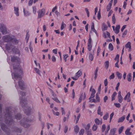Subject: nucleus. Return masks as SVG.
Instances as JSON below:
<instances>
[{"label": "nucleus", "mask_w": 135, "mask_h": 135, "mask_svg": "<svg viewBox=\"0 0 135 135\" xmlns=\"http://www.w3.org/2000/svg\"><path fill=\"white\" fill-rule=\"evenodd\" d=\"M21 62V61L19 58L13 56L11 58V62L9 64L12 78L14 80L15 86L17 87L18 86L22 90L25 87L23 82L21 79L23 70L18 65Z\"/></svg>", "instance_id": "1"}, {"label": "nucleus", "mask_w": 135, "mask_h": 135, "mask_svg": "<svg viewBox=\"0 0 135 135\" xmlns=\"http://www.w3.org/2000/svg\"><path fill=\"white\" fill-rule=\"evenodd\" d=\"M18 41L15 38H12L9 35H6L3 36L2 39L0 41V46L2 47L4 45V42H7L13 44H17L18 42ZM14 47L10 44V43H7L6 44L5 52L7 51L9 52L13 51L14 52L15 51L14 49Z\"/></svg>", "instance_id": "2"}, {"label": "nucleus", "mask_w": 135, "mask_h": 135, "mask_svg": "<svg viewBox=\"0 0 135 135\" xmlns=\"http://www.w3.org/2000/svg\"><path fill=\"white\" fill-rule=\"evenodd\" d=\"M0 31L3 34H6L8 33L5 26L2 23H0Z\"/></svg>", "instance_id": "3"}, {"label": "nucleus", "mask_w": 135, "mask_h": 135, "mask_svg": "<svg viewBox=\"0 0 135 135\" xmlns=\"http://www.w3.org/2000/svg\"><path fill=\"white\" fill-rule=\"evenodd\" d=\"M45 9L44 8L39 10L37 12L38 17L40 18L44 16L45 14Z\"/></svg>", "instance_id": "4"}, {"label": "nucleus", "mask_w": 135, "mask_h": 135, "mask_svg": "<svg viewBox=\"0 0 135 135\" xmlns=\"http://www.w3.org/2000/svg\"><path fill=\"white\" fill-rule=\"evenodd\" d=\"M82 74L81 71L79 70L75 74V76L74 77H71V78L74 80H76Z\"/></svg>", "instance_id": "5"}, {"label": "nucleus", "mask_w": 135, "mask_h": 135, "mask_svg": "<svg viewBox=\"0 0 135 135\" xmlns=\"http://www.w3.org/2000/svg\"><path fill=\"white\" fill-rule=\"evenodd\" d=\"M124 100H126L127 102H129L131 101V94L129 92L127 93L124 97Z\"/></svg>", "instance_id": "6"}, {"label": "nucleus", "mask_w": 135, "mask_h": 135, "mask_svg": "<svg viewBox=\"0 0 135 135\" xmlns=\"http://www.w3.org/2000/svg\"><path fill=\"white\" fill-rule=\"evenodd\" d=\"M29 121V120L26 119L25 120L24 122H21V124L25 127L27 128L28 127L30 126V124L28 123Z\"/></svg>", "instance_id": "7"}, {"label": "nucleus", "mask_w": 135, "mask_h": 135, "mask_svg": "<svg viewBox=\"0 0 135 135\" xmlns=\"http://www.w3.org/2000/svg\"><path fill=\"white\" fill-rule=\"evenodd\" d=\"M52 99L56 102L59 103H60V102L58 99L56 95L53 92L52 93Z\"/></svg>", "instance_id": "8"}, {"label": "nucleus", "mask_w": 135, "mask_h": 135, "mask_svg": "<svg viewBox=\"0 0 135 135\" xmlns=\"http://www.w3.org/2000/svg\"><path fill=\"white\" fill-rule=\"evenodd\" d=\"M90 91L91 92V93L90 97L89 98L90 99V98H93L94 97L95 94V91L94 88H92V86H91L90 89Z\"/></svg>", "instance_id": "9"}, {"label": "nucleus", "mask_w": 135, "mask_h": 135, "mask_svg": "<svg viewBox=\"0 0 135 135\" xmlns=\"http://www.w3.org/2000/svg\"><path fill=\"white\" fill-rule=\"evenodd\" d=\"M94 32L96 34V35L97 36V31L94 28V24L93 22L92 23V25L91 26V30L90 31V32Z\"/></svg>", "instance_id": "10"}, {"label": "nucleus", "mask_w": 135, "mask_h": 135, "mask_svg": "<svg viewBox=\"0 0 135 135\" xmlns=\"http://www.w3.org/2000/svg\"><path fill=\"white\" fill-rule=\"evenodd\" d=\"M23 12L24 15L25 17H27L30 15V13L25 8H23Z\"/></svg>", "instance_id": "11"}, {"label": "nucleus", "mask_w": 135, "mask_h": 135, "mask_svg": "<svg viewBox=\"0 0 135 135\" xmlns=\"http://www.w3.org/2000/svg\"><path fill=\"white\" fill-rule=\"evenodd\" d=\"M19 8L18 7H14V13L17 16H19L20 14L19 12Z\"/></svg>", "instance_id": "12"}, {"label": "nucleus", "mask_w": 135, "mask_h": 135, "mask_svg": "<svg viewBox=\"0 0 135 135\" xmlns=\"http://www.w3.org/2000/svg\"><path fill=\"white\" fill-rule=\"evenodd\" d=\"M103 36L104 38L110 37V33L107 31L104 32L103 33Z\"/></svg>", "instance_id": "13"}, {"label": "nucleus", "mask_w": 135, "mask_h": 135, "mask_svg": "<svg viewBox=\"0 0 135 135\" xmlns=\"http://www.w3.org/2000/svg\"><path fill=\"white\" fill-rule=\"evenodd\" d=\"M120 28V26L119 25H117L115 27V28L114 30L116 34L118 33L119 31V30Z\"/></svg>", "instance_id": "14"}, {"label": "nucleus", "mask_w": 135, "mask_h": 135, "mask_svg": "<svg viewBox=\"0 0 135 135\" xmlns=\"http://www.w3.org/2000/svg\"><path fill=\"white\" fill-rule=\"evenodd\" d=\"M130 130L131 128H128L125 131V134L127 135H132V133L130 132Z\"/></svg>", "instance_id": "15"}, {"label": "nucleus", "mask_w": 135, "mask_h": 135, "mask_svg": "<svg viewBox=\"0 0 135 135\" xmlns=\"http://www.w3.org/2000/svg\"><path fill=\"white\" fill-rule=\"evenodd\" d=\"M34 71L40 76H41V71L37 68H34Z\"/></svg>", "instance_id": "16"}, {"label": "nucleus", "mask_w": 135, "mask_h": 135, "mask_svg": "<svg viewBox=\"0 0 135 135\" xmlns=\"http://www.w3.org/2000/svg\"><path fill=\"white\" fill-rule=\"evenodd\" d=\"M95 123L97 124V125H99L101 124L102 123V120H100L98 118H96L94 120Z\"/></svg>", "instance_id": "17"}, {"label": "nucleus", "mask_w": 135, "mask_h": 135, "mask_svg": "<svg viewBox=\"0 0 135 135\" xmlns=\"http://www.w3.org/2000/svg\"><path fill=\"white\" fill-rule=\"evenodd\" d=\"M113 0H111L109 2V3L107 6V10L108 11L111 8L112 3Z\"/></svg>", "instance_id": "18"}, {"label": "nucleus", "mask_w": 135, "mask_h": 135, "mask_svg": "<svg viewBox=\"0 0 135 135\" xmlns=\"http://www.w3.org/2000/svg\"><path fill=\"white\" fill-rule=\"evenodd\" d=\"M32 8L33 13L34 15L36 14L37 13V9L36 7L35 6H33L32 7Z\"/></svg>", "instance_id": "19"}, {"label": "nucleus", "mask_w": 135, "mask_h": 135, "mask_svg": "<svg viewBox=\"0 0 135 135\" xmlns=\"http://www.w3.org/2000/svg\"><path fill=\"white\" fill-rule=\"evenodd\" d=\"M97 113L101 116H102L103 115V113L101 111V107L100 106H99L98 107L97 110Z\"/></svg>", "instance_id": "20"}, {"label": "nucleus", "mask_w": 135, "mask_h": 135, "mask_svg": "<svg viewBox=\"0 0 135 135\" xmlns=\"http://www.w3.org/2000/svg\"><path fill=\"white\" fill-rule=\"evenodd\" d=\"M70 112L69 111L66 114V117H64L63 120L64 122H65L66 120H67L68 119L69 114H70Z\"/></svg>", "instance_id": "21"}, {"label": "nucleus", "mask_w": 135, "mask_h": 135, "mask_svg": "<svg viewBox=\"0 0 135 135\" xmlns=\"http://www.w3.org/2000/svg\"><path fill=\"white\" fill-rule=\"evenodd\" d=\"M125 117L124 116L120 117L118 119V122L119 123L123 122L125 119Z\"/></svg>", "instance_id": "22"}, {"label": "nucleus", "mask_w": 135, "mask_h": 135, "mask_svg": "<svg viewBox=\"0 0 135 135\" xmlns=\"http://www.w3.org/2000/svg\"><path fill=\"white\" fill-rule=\"evenodd\" d=\"M79 128L77 125H76L74 127V131L75 133H77L78 132Z\"/></svg>", "instance_id": "23"}, {"label": "nucleus", "mask_w": 135, "mask_h": 135, "mask_svg": "<svg viewBox=\"0 0 135 135\" xmlns=\"http://www.w3.org/2000/svg\"><path fill=\"white\" fill-rule=\"evenodd\" d=\"M80 113L79 114H78L76 118V115H74V118L75 119L76 118V123H77L78 122L79 119L80 118Z\"/></svg>", "instance_id": "24"}, {"label": "nucleus", "mask_w": 135, "mask_h": 135, "mask_svg": "<svg viewBox=\"0 0 135 135\" xmlns=\"http://www.w3.org/2000/svg\"><path fill=\"white\" fill-rule=\"evenodd\" d=\"M127 80L129 81H130L132 79L131 74V73H129L127 75Z\"/></svg>", "instance_id": "25"}, {"label": "nucleus", "mask_w": 135, "mask_h": 135, "mask_svg": "<svg viewBox=\"0 0 135 135\" xmlns=\"http://www.w3.org/2000/svg\"><path fill=\"white\" fill-rule=\"evenodd\" d=\"M105 67L106 69H107L109 65V62L108 61H105L104 63Z\"/></svg>", "instance_id": "26"}, {"label": "nucleus", "mask_w": 135, "mask_h": 135, "mask_svg": "<svg viewBox=\"0 0 135 135\" xmlns=\"http://www.w3.org/2000/svg\"><path fill=\"white\" fill-rule=\"evenodd\" d=\"M108 48L109 50L110 51H112L113 50V46L112 44L110 43L109 44Z\"/></svg>", "instance_id": "27"}, {"label": "nucleus", "mask_w": 135, "mask_h": 135, "mask_svg": "<svg viewBox=\"0 0 135 135\" xmlns=\"http://www.w3.org/2000/svg\"><path fill=\"white\" fill-rule=\"evenodd\" d=\"M118 100L119 102L121 103L123 101V97L122 96H118Z\"/></svg>", "instance_id": "28"}, {"label": "nucleus", "mask_w": 135, "mask_h": 135, "mask_svg": "<svg viewBox=\"0 0 135 135\" xmlns=\"http://www.w3.org/2000/svg\"><path fill=\"white\" fill-rule=\"evenodd\" d=\"M117 94V93L115 92H114L113 94L112 95V100L113 101L115 99V96Z\"/></svg>", "instance_id": "29"}, {"label": "nucleus", "mask_w": 135, "mask_h": 135, "mask_svg": "<svg viewBox=\"0 0 135 135\" xmlns=\"http://www.w3.org/2000/svg\"><path fill=\"white\" fill-rule=\"evenodd\" d=\"M98 128V126L97 125L95 124H94L92 127V130L93 131H95Z\"/></svg>", "instance_id": "30"}, {"label": "nucleus", "mask_w": 135, "mask_h": 135, "mask_svg": "<svg viewBox=\"0 0 135 135\" xmlns=\"http://www.w3.org/2000/svg\"><path fill=\"white\" fill-rule=\"evenodd\" d=\"M90 127V124L89 123H88L87 124L85 127V129L86 130V131H89V128Z\"/></svg>", "instance_id": "31"}, {"label": "nucleus", "mask_w": 135, "mask_h": 135, "mask_svg": "<svg viewBox=\"0 0 135 135\" xmlns=\"http://www.w3.org/2000/svg\"><path fill=\"white\" fill-rule=\"evenodd\" d=\"M97 18L98 20L100 19L101 18V14H100V9H99L97 13Z\"/></svg>", "instance_id": "32"}, {"label": "nucleus", "mask_w": 135, "mask_h": 135, "mask_svg": "<svg viewBox=\"0 0 135 135\" xmlns=\"http://www.w3.org/2000/svg\"><path fill=\"white\" fill-rule=\"evenodd\" d=\"M116 74L119 79H120L122 77V74L121 73L118 72H116Z\"/></svg>", "instance_id": "33"}, {"label": "nucleus", "mask_w": 135, "mask_h": 135, "mask_svg": "<svg viewBox=\"0 0 135 135\" xmlns=\"http://www.w3.org/2000/svg\"><path fill=\"white\" fill-rule=\"evenodd\" d=\"M84 132V129H81L79 132V135H83Z\"/></svg>", "instance_id": "34"}, {"label": "nucleus", "mask_w": 135, "mask_h": 135, "mask_svg": "<svg viewBox=\"0 0 135 135\" xmlns=\"http://www.w3.org/2000/svg\"><path fill=\"white\" fill-rule=\"evenodd\" d=\"M46 125L48 129H49L50 127H52L53 126V124H52L48 123H46Z\"/></svg>", "instance_id": "35"}, {"label": "nucleus", "mask_w": 135, "mask_h": 135, "mask_svg": "<svg viewBox=\"0 0 135 135\" xmlns=\"http://www.w3.org/2000/svg\"><path fill=\"white\" fill-rule=\"evenodd\" d=\"M66 24L64 23V22H62L61 26L60 27V29L61 30H62L64 28V27H65Z\"/></svg>", "instance_id": "36"}, {"label": "nucleus", "mask_w": 135, "mask_h": 135, "mask_svg": "<svg viewBox=\"0 0 135 135\" xmlns=\"http://www.w3.org/2000/svg\"><path fill=\"white\" fill-rule=\"evenodd\" d=\"M52 112L53 114L56 116H59L60 114V113L58 112H55L54 110H52Z\"/></svg>", "instance_id": "37"}, {"label": "nucleus", "mask_w": 135, "mask_h": 135, "mask_svg": "<svg viewBox=\"0 0 135 135\" xmlns=\"http://www.w3.org/2000/svg\"><path fill=\"white\" fill-rule=\"evenodd\" d=\"M18 93L20 95H21L22 96L25 95L26 94L25 92L23 91L18 92Z\"/></svg>", "instance_id": "38"}, {"label": "nucleus", "mask_w": 135, "mask_h": 135, "mask_svg": "<svg viewBox=\"0 0 135 135\" xmlns=\"http://www.w3.org/2000/svg\"><path fill=\"white\" fill-rule=\"evenodd\" d=\"M89 59L91 61H92L93 59V55L91 54H89Z\"/></svg>", "instance_id": "39"}, {"label": "nucleus", "mask_w": 135, "mask_h": 135, "mask_svg": "<svg viewBox=\"0 0 135 135\" xmlns=\"http://www.w3.org/2000/svg\"><path fill=\"white\" fill-rule=\"evenodd\" d=\"M108 114L107 113H106L105 115H104V116L103 117V119L104 120H106L107 119V118H108Z\"/></svg>", "instance_id": "40"}, {"label": "nucleus", "mask_w": 135, "mask_h": 135, "mask_svg": "<svg viewBox=\"0 0 135 135\" xmlns=\"http://www.w3.org/2000/svg\"><path fill=\"white\" fill-rule=\"evenodd\" d=\"M92 45L91 44H88V49L89 51H90L91 49Z\"/></svg>", "instance_id": "41"}, {"label": "nucleus", "mask_w": 135, "mask_h": 135, "mask_svg": "<svg viewBox=\"0 0 135 135\" xmlns=\"http://www.w3.org/2000/svg\"><path fill=\"white\" fill-rule=\"evenodd\" d=\"M124 128V127L123 126H122L119 128L118 130V132L119 134L121 133Z\"/></svg>", "instance_id": "42"}, {"label": "nucleus", "mask_w": 135, "mask_h": 135, "mask_svg": "<svg viewBox=\"0 0 135 135\" xmlns=\"http://www.w3.org/2000/svg\"><path fill=\"white\" fill-rule=\"evenodd\" d=\"M61 110L62 115H64L65 114V110L62 107L61 108Z\"/></svg>", "instance_id": "43"}, {"label": "nucleus", "mask_w": 135, "mask_h": 135, "mask_svg": "<svg viewBox=\"0 0 135 135\" xmlns=\"http://www.w3.org/2000/svg\"><path fill=\"white\" fill-rule=\"evenodd\" d=\"M112 22L113 24H114L115 22V16L114 14L112 17Z\"/></svg>", "instance_id": "44"}, {"label": "nucleus", "mask_w": 135, "mask_h": 135, "mask_svg": "<svg viewBox=\"0 0 135 135\" xmlns=\"http://www.w3.org/2000/svg\"><path fill=\"white\" fill-rule=\"evenodd\" d=\"M26 103V102L25 100H21L20 102V104L21 105H23V104L24 105H25Z\"/></svg>", "instance_id": "45"}, {"label": "nucleus", "mask_w": 135, "mask_h": 135, "mask_svg": "<svg viewBox=\"0 0 135 135\" xmlns=\"http://www.w3.org/2000/svg\"><path fill=\"white\" fill-rule=\"evenodd\" d=\"M131 43L128 42L125 45V47L127 48H129L131 47Z\"/></svg>", "instance_id": "46"}, {"label": "nucleus", "mask_w": 135, "mask_h": 135, "mask_svg": "<svg viewBox=\"0 0 135 135\" xmlns=\"http://www.w3.org/2000/svg\"><path fill=\"white\" fill-rule=\"evenodd\" d=\"M115 131V129H113L111 130H110V135H113Z\"/></svg>", "instance_id": "47"}, {"label": "nucleus", "mask_w": 135, "mask_h": 135, "mask_svg": "<svg viewBox=\"0 0 135 135\" xmlns=\"http://www.w3.org/2000/svg\"><path fill=\"white\" fill-rule=\"evenodd\" d=\"M96 99H95V100L97 102H100V98L97 94H96Z\"/></svg>", "instance_id": "48"}, {"label": "nucleus", "mask_w": 135, "mask_h": 135, "mask_svg": "<svg viewBox=\"0 0 135 135\" xmlns=\"http://www.w3.org/2000/svg\"><path fill=\"white\" fill-rule=\"evenodd\" d=\"M89 100H90V102H94V103H97L95 99L94 98H90V99H89Z\"/></svg>", "instance_id": "49"}, {"label": "nucleus", "mask_w": 135, "mask_h": 135, "mask_svg": "<svg viewBox=\"0 0 135 135\" xmlns=\"http://www.w3.org/2000/svg\"><path fill=\"white\" fill-rule=\"evenodd\" d=\"M106 127L105 126L104 124H103L102 125V132L104 131L105 130Z\"/></svg>", "instance_id": "50"}, {"label": "nucleus", "mask_w": 135, "mask_h": 135, "mask_svg": "<svg viewBox=\"0 0 135 135\" xmlns=\"http://www.w3.org/2000/svg\"><path fill=\"white\" fill-rule=\"evenodd\" d=\"M109 129H110V126H109V125H108L107 126V127L105 130V133H107L108 132L109 130Z\"/></svg>", "instance_id": "51"}, {"label": "nucleus", "mask_w": 135, "mask_h": 135, "mask_svg": "<svg viewBox=\"0 0 135 135\" xmlns=\"http://www.w3.org/2000/svg\"><path fill=\"white\" fill-rule=\"evenodd\" d=\"M33 0H29L28 1V4L29 6H31L33 3Z\"/></svg>", "instance_id": "52"}, {"label": "nucleus", "mask_w": 135, "mask_h": 135, "mask_svg": "<svg viewBox=\"0 0 135 135\" xmlns=\"http://www.w3.org/2000/svg\"><path fill=\"white\" fill-rule=\"evenodd\" d=\"M65 62L66 61V58L68 56V55L67 54H65L63 56Z\"/></svg>", "instance_id": "53"}, {"label": "nucleus", "mask_w": 135, "mask_h": 135, "mask_svg": "<svg viewBox=\"0 0 135 135\" xmlns=\"http://www.w3.org/2000/svg\"><path fill=\"white\" fill-rule=\"evenodd\" d=\"M34 62L36 65L37 66H38V68L40 69L41 68V66L40 64L37 63V62L36 61H34Z\"/></svg>", "instance_id": "54"}, {"label": "nucleus", "mask_w": 135, "mask_h": 135, "mask_svg": "<svg viewBox=\"0 0 135 135\" xmlns=\"http://www.w3.org/2000/svg\"><path fill=\"white\" fill-rule=\"evenodd\" d=\"M52 61L53 62H55L56 61V59L55 57L54 56H52L51 58Z\"/></svg>", "instance_id": "55"}, {"label": "nucleus", "mask_w": 135, "mask_h": 135, "mask_svg": "<svg viewBox=\"0 0 135 135\" xmlns=\"http://www.w3.org/2000/svg\"><path fill=\"white\" fill-rule=\"evenodd\" d=\"M114 105L117 108H119L120 107V104L119 103H114Z\"/></svg>", "instance_id": "56"}, {"label": "nucleus", "mask_w": 135, "mask_h": 135, "mask_svg": "<svg viewBox=\"0 0 135 135\" xmlns=\"http://www.w3.org/2000/svg\"><path fill=\"white\" fill-rule=\"evenodd\" d=\"M107 26L105 25H103L102 28V30L103 31H105L107 30Z\"/></svg>", "instance_id": "57"}, {"label": "nucleus", "mask_w": 135, "mask_h": 135, "mask_svg": "<svg viewBox=\"0 0 135 135\" xmlns=\"http://www.w3.org/2000/svg\"><path fill=\"white\" fill-rule=\"evenodd\" d=\"M87 132V135H92L91 132V130L86 131Z\"/></svg>", "instance_id": "58"}, {"label": "nucleus", "mask_w": 135, "mask_h": 135, "mask_svg": "<svg viewBox=\"0 0 135 135\" xmlns=\"http://www.w3.org/2000/svg\"><path fill=\"white\" fill-rule=\"evenodd\" d=\"M114 73L112 74L109 76V78L111 79L114 78Z\"/></svg>", "instance_id": "59"}, {"label": "nucleus", "mask_w": 135, "mask_h": 135, "mask_svg": "<svg viewBox=\"0 0 135 135\" xmlns=\"http://www.w3.org/2000/svg\"><path fill=\"white\" fill-rule=\"evenodd\" d=\"M127 30H125L124 32L123 33L122 36L123 37H124L127 34Z\"/></svg>", "instance_id": "60"}, {"label": "nucleus", "mask_w": 135, "mask_h": 135, "mask_svg": "<svg viewBox=\"0 0 135 135\" xmlns=\"http://www.w3.org/2000/svg\"><path fill=\"white\" fill-rule=\"evenodd\" d=\"M119 85H120L119 83V82L118 83L117 85L116 86L115 88V90H116L117 91L118 90V88L119 86Z\"/></svg>", "instance_id": "61"}, {"label": "nucleus", "mask_w": 135, "mask_h": 135, "mask_svg": "<svg viewBox=\"0 0 135 135\" xmlns=\"http://www.w3.org/2000/svg\"><path fill=\"white\" fill-rule=\"evenodd\" d=\"M100 49L99 48V47H98L97 51V56H98L99 55V53L100 52Z\"/></svg>", "instance_id": "62"}, {"label": "nucleus", "mask_w": 135, "mask_h": 135, "mask_svg": "<svg viewBox=\"0 0 135 135\" xmlns=\"http://www.w3.org/2000/svg\"><path fill=\"white\" fill-rule=\"evenodd\" d=\"M119 57V55L117 54L116 55V56L115 58V60L117 61V60H118Z\"/></svg>", "instance_id": "63"}, {"label": "nucleus", "mask_w": 135, "mask_h": 135, "mask_svg": "<svg viewBox=\"0 0 135 135\" xmlns=\"http://www.w3.org/2000/svg\"><path fill=\"white\" fill-rule=\"evenodd\" d=\"M91 37L90 36V35H89V39L88 40V44H91Z\"/></svg>", "instance_id": "64"}]
</instances>
